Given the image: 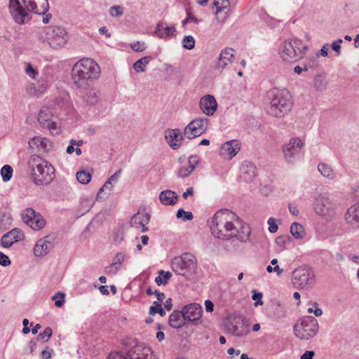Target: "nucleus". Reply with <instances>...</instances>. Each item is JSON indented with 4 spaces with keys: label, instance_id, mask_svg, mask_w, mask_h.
<instances>
[{
    "label": "nucleus",
    "instance_id": "f257e3e1",
    "mask_svg": "<svg viewBox=\"0 0 359 359\" xmlns=\"http://www.w3.org/2000/svg\"><path fill=\"white\" fill-rule=\"evenodd\" d=\"M30 179L37 186L49 184L55 177V168L48 161L32 155L28 161Z\"/></svg>",
    "mask_w": 359,
    "mask_h": 359
},
{
    "label": "nucleus",
    "instance_id": "f03ea898",
    "mask_svg": "<svg viewBox=\"0 0 359 359\" xmlns=\"http://www.w3.org/2000/svg\"><path fill=\"white\" fill-rule=\"evenodd\" d=\"M100 74V68L91 58H83L77 62L72 68V79L79 88H83L88 81L96 79Z\"/></svg>",
    "mask_w": 359,
    "mask_h": 359
},
{
    "label": "nucleus",
    "instance_id": "7ed1b4c3",
    "mask_svg": "<svg viewBox=\"0 0 359 359\" xmlns=\"http://www.w3.org/2000/svg\"><path fill=\"white\" fill-rule=\"evenodd\" d=\"M269 114L274 117H283L292 109L293 102L290 92L286 89L273 88L269 92Z\"/></svg>",
    "mask_w": 359,
    "mask_h": 359
},
{
    "label": "nucleus",
    "instance_id": "20e7f679",
    "mask_svg": "<svg viewBox=\"0 0 359 359\" xmlns=\"http://www.w3.org/2000/svg\"><path fill=\"white\" fill-rule=\"evenodd\" d=\"M172 269L177 274L191 279L196 273L197 260L191 253H183L172 261Z\"/></svg>",
    "mask_w": 359,
    "mask_h": 359
},
{
    "label": "nucleus",
    "instance_id": "39448f33",
    "mask_svg": "<svg viewBox=\"0 0 359 359\" xmlns=\"http://www.w3.org/2000/svg\"><path fill=\"white\" fill-rule=\"evenodd\" d=\"M229 219L236 220L237 224H241L240 218L233 212L222 209L217 211L212 219V224L210 225L212 234L218 238H226L224 231Z\"/></svg>",
    "mask_w": 359,
    "mask_h": 359
},
{
    "label": "nucleus",
    "instance_id": "423d86ee",
    "mask_svg": "<svg viewBox=\"0 0 359 359\" xmlns=\"http://www.w3.org/2000/svg\"><path fill=\"white\" fill-rule=\"evenodd\" d=\"M318 323L313 316H304L293 326L295 336L302 340L313 338L318 332Z\"/></svg>",
    "mask_w": 359,
    "mask_h": 359
},
{
    "label": "nucleus",
    "instance_id": "0eeeda50",
    "mask_svg": "<svg viewBox=\"0 0 359 359\" xmlns=\"http://www.w3.org/2000/svg\"><path fill=\"white\" fill-rule=\"evenodd\" d=\"M313 208L317 215L327 220H332L336 216L337 204L325 194H320L315 198Z\"/></svg>",
    "mask_w": 359,
    "mask_h": 359
},
{
    "label": "nucleus",
    "instance_id": "6e6552de",
    "mask_svg": "<svg viewBox=\"0 0 359 359\" xmlns=\"http://www.w3.org/2000/svg\"><path fill=\"white\" fill-rule=\"evenodd\" d=\"M292 282L294 287L297 289H309L315 283V276L310 269L299 267L292 272Z\"/></svg>",
    "mask_w": 359,
    "mask_h": 359
},
{
    "label": "nucleus",
    "instance_id": "1a4fd4ad",
    "mask_svg": "<svg viewBox=\"0 0 359 359\" xmlns=\"http://www.w3.org/2000/svg\"><path fill=\"white\" fill-rule=\"evenodd\" d=\"M45 33L49 45L53 48L61 47L67 41V32L62 27L49 26Z\"/></svg>",
    "mask_w": 359,
    "mask_h": 359
},
{
    "label": "nucleus",
    "instance_id": "9d476101",
    "mask_svg": "<svg viewBox=\"0 0 359 359\" xmlns=\"http://www.w3.org/2000/svg\"><path fill=\"white\" fill-rule=\"evenodd\" d=\"M209 120L207 118H196L192 120L184 129V136L192 140L203 135L207 130Z\"/></svg>",
    "mask_w": 359,
    "mask_h": 359
},
{
    "label": "nucleus",
    "instance_id": "9b49d317",
    "mask_svg": "<svg viewBox=\"0 0 359 359\" xmlns=\"http://www.w3.org/2000/svg\"><path fill=\"white\" fill-rule=\"evenodd\" d=\"M236 220L229 219L227 224L224 228V233L226 238H222V240H229L231 238L235 237L241 242H246L250 236V227L247 224L242 225L241 232H239L238 227L234 224Z\"/></svg>",
    "mask_w": 359,
    "mask_h": 359
},
{
    "label": "nucleus",
    "instance_id": "f8f14e48",
    "mask_svg": "<svg viewBox=\"0 0 359 359\" xmlns=\"http://www.w3.org/2000/svg\"><path fill=\"white\" fill-rule=\"evenodd\" d=\"M8 7L11 15L17 24L24 25L31 20L30 13L20 3L19 0H10Z\"/></svg>",
    "mask_w": 359,
    "mask_h": 359
},
{
    "label": "nucleus",
    "instance_id": "ddd939ff",
    "mask_svg": "<svg viewBox=\"0 0 359 359\" xmlns=\"http://www.w3.org/2000/svg\"><path fill=\"white\" fill-rule=\"evenodd\" d=\"M22 219L34 231L40 230L46 225L45 219L32 208L25 210L22 213Z\"/></svg>",
    "mask_w": 359,
    "mask_h": 359
},
{
    "label": "nucleus",
    "instance_id": "4468645a",
    "mask_svg": "<svg viewBox=\"0 0 359 359\" xmlns=\"http://www.w3.org/2000/svg\"><path fill=\"white\" fill-rule=\"evenodd\" d=\"M303 142L299 137L291 138L290 142L283 147L285 158L287 163H292L303 147Z\"/></svg>",
    "mask_w": 359,
    "mask_h": 359
},
{
    "label": "nucleus",
    "instance_id": "2eb2a0df",
    "mask_svg": "<svg viewBox=\"0 0 359 359\" xmlns=\"http://www.w3.org/2000/svg\"><path fill=\"white\" fill-rule=\"evenodd\" d=\"M23 6L29 13L45 14L49 8L48 0H22Z\"/></svg>",
    "mask_w": 359,
    "mask_h": 359
},
{
    "label": "nucleus",
    "instance_id": "dca6fc26",
    "mask_svg": "<svg viewBox=\"0 0 359 359\" xmlns=\"http://www.w3.org/2000/svg\"><path fill=\"white\" fill-rule=\"evenodd\" d=\"M55 236H46L40 238L34 248V254L36 257H42L48 254L49 250L53 248V241Z\"/></svg>",
    "mask_w": 359,
    "mask_h": 359
},
{
    "label": "nucleus",
    "instance_id": "f3484780",
    "mask_svg": "<svg viewBox=\"0 0 359 359\" xmlns=\"http://www.w3.org/2000/svg\"><path fill=\"white\" fill-rule=\"evenodd\" d=\"M202 306L197 303L188 304L182 309V316L189 322L198 320L202 316Z\"/></svg>",
    "mask_w": 359,
    "mask_h": 359
},
{
    "label": "nucleus",
    "instance_id": "a211bd4d",
    "mask_svg": "<svg viewBox=\"0 0 359 359\" xmlns=\"http://www.w3.org/2000/svg\"><path fill=\"white\" fill-rule=\"evenodd\" d=\"M126 359H149L151 348L142 344H135L126 353Z\"/></svg>",
    "mask_w": 359,
    "mask_h": 359
},
{
    "label": "nucleus",
    "instance_id": "6ab92c4d",
    "mask_svg": "<svg viewBox=\"0 0 359 359\" xmlns=\"http://www.w3.org/2000/svg\"><path fill=\"white\" fill-rule=\"evenodd\" d=\"M168 144L173 149H177L184 141V134L180 129H168L165 133Z\"/></svg>",
    "mask_w": 359,
    "mask_h": 359
},
{
    "label": "nucleus",
    "instance_id": "aec40b11",
    "mask_svg": "<svg viewBox=\"0 0 359 359\" xmlns=\"http://www.w3.org/2000/svg\"><path fill=\"white\" fill-rule=\"evenodd\" d=\"M201 110L207 116H212L217 109V103L213 95H207L201 98L199 102Z\"/></svg>",
    "mask_w": 359,
    "mask_h": 359
},
{
    "label": "nucleus",
    "instance_id": "412c9836",
    "mask_svg": "<svg viewBox=\"0 0 359 359\" xmlns=\"http://www.w3.org/2000/svg\"><path fill=\"white\" fill-rule=\"evenodd\" d=\"M241 149V144L237 140L226 142L220 148V155L231 159Z\"/></svg>",
    "mask_w": 359,
    "mask_h": 359
},
{
    "label": "nucleus",
    "instance_id": "4be33fe9",
    "mask_svg": "<svg viewBox=\"0 0 359 359\" xmlns=\"http://www.w3.org/2000/svg\"><path fill=\"white\" fill-rule=\"evenodd\" d=\"M23 233L19 229H13L5 233L1 239V244L4 248L11 247L14 243L24 238Z\"/></svg>",
    "mask_w": 359,
    "mask_h": 359
},
{
    "label": "nucleus",
    "instance_id": "5701e85b",
    "mask_svg": "<svg viewBox=\"0 0 359 359\" xmlns=\"http://www.w3.org/2000/svg\"><path fill=\"white\" fill-rule=\"evenodd\" d=\"M346 222L353 227H359V203H357L348 208L345 215Z\"/></svg>",
    "mask_w": 359,
    "mask_h": 359
},
{
    "label": "nucleus",
    "instance_id": "b1692460",
    "mask_svg": "<svg viewBox=\"0 0 359 359\" xmlns=\"http://www.w3.org/2000/svg\"><path fill=\"white\" fill-rule=\"evenodd\" d=\"M52 115L50 114L48 108H43L40 110L38 114V121L41 126L43 128H48L50 130H55L57 128L56 123L51 120Z\"/></svg>",
    "mask_w": 359,
    "mask_h": 359
},
{
    "label": "nucleus",
    "instance_id": "393cba45",
    "mask_svg": "<svg viewBox=\"0 0 359 359\" xmlns=\"http://www.w3.org/2000/svg\"><path fill=\"white\" fill-rule=\"evenodd\" d=\"M281 57L285 61H297L301 56L297 53V49L289 41H285L280 52Z\"/></svg>",
    "mask_w": 359,
    "mask_h": 359
},
{
    "label": "nucleus",
    "instance_id": "a878e982",
    "mask_svg": "<svg viewBox=\"0 0 359 359\" xmlns=\"http://www.w3.org/2000/svg\"><path fill=\"white\" fill-rule=\"evenodd\" d=\"M100 99V92L96 88H90L82 96V100L85 106H94Z\"/></svg>",
    "mask_w": 359,
    "mask_h": 359
},
{
    "label": "nucleus",
    "instance_id": "bb28decb",
    "mask_svg": "<svg viewBox=\"0 0 359 359\" xmlns=\"http://www.w3.org/2000/svg\"><path fill=\"white\" fill-rule=\"evenodd\" d=\"M241 176L246 182L252 181L256 175V166L250 161H245L241 167Z\"/></svg>",
    "mask_w": 359,
    "mask_h": 359
},
{
    "label": "nucleus",
    "instance_id": "cd10ccee",
    "mask_svg": "<svg viewBox=\"0 0 359 359\" xmlns=\"http://www.w3.org/2000/svg\"><path fill=\"white\" fill-rule=\"evenodd\" d=\"M248 325L243 320H238L229 328L230 332L238 337H242L249 333Z\"/></svg>",
    "mask_w": 359,
    "mask_h": 359
},
{
    "label": "nucleus",
    "instance_id": "c85d7f7f",
    "mask_svg": "<svg viewBox=\"0 0 359 359\" xmlns=\"http://www.w3.org/2000/svg\"><path fill=\"white\" fill-rule=\"evenodd\" d=\"M232 52L233 49L229 48H226L222 50L219 54L215 68L223 69L227 65L228 62H231V59L234 57Z\"/></svg>",
    "mask_w": 359,
    "mask_h": 359
},
{
    "label": "nucleus",
    "instance_id": "c756f323",
    "mask_svg": "<svg viewBox=\"0 0 359 359\" xmlns=\"http://www.w3.org/2000/svg\"><path fill=\"white\" fill-rule=\"evenodd\" d=\"M184 320L186 319L182 316V310L174 311L170 315L168 324L172 328L180 329L184 325Z\"/></svg>",
    "mask_w": 359,
    "mask_h": 359
},
{
    "label": "nucleus",
    "instance_id": "7c9ffc66",
    "mask_svg": "<svg viewBox=\"0 0 359 359\" xmlns=\"http://www.w3.org/2000/svg\"><path fill=\"white\" fill-rule=\"evenodd\" d=\"M176 29L174 26L165 25L163 22L157 24L155 34L160 38L175 36Z\"/></svg>",
    "mask_w": 359,
    "mask_h": 359
},
{
    "label": "nucleus",
    "instance_id": "2f4dec72",
    "mask_svg": "<svg viewBox=\"0 0 359 359\" xmlns=\"http://www.w3.org/2000/svg\"><path fill=\"white\" fill-rule=\"evenodd\" d=\"M177 194L171 190H165L160 193L159 200L165 205H172L176 203Z\"/></svg>",
    "mask_w": 359,
    "mask_h": 359
},
{
    "label": "nucleus",
    "instance_id": "473e14b6",
    "mask_svg": "<svg viewBox=\"0 0 359 359\" xmlns=\"http://www.w3.org/2000/svg\"><path fill=\"white\" fill-rule=\"evenodd\" d=\"M150 220V215L149 213H140L138 212L135 214L130 219V225L133 227L138 229L142 224H147Z\"/></svg>",
    "mask_w": 359,
    "mask_h": 359
},
{
    "label": "nucleus",
    "instance_id": "72a5a7b5",
    "mask_svg": "<svg viewBox=\"0 0 359 359\" xmlns=\"http://www.w3.org/2000/svg\"><path fill=\"white\" fill-rule=\"evenodd\" d=\"M114 186V184L110 182V181L107 180V182H105L104 185L100 189L99 191L97 192L96 199L97 201H100L108 198L109 195V191L112 189Z\"/></svg>",
    "mask_w": 359,
    "mask_h": 359
},
{
    "label": "nucleus",
    "instance_id": "f704fd0d",
    "mask_svg": "<svg viewBox=\"0 0 359 359\" xmlns=\"http://www.w3.org/2000/svg\"><path fill=\"white\" fill-rule=\"evenodd\" d=\"M318 170L325 177H327L330 180H333L335 178V173L334 172L332 168L326 163H319L318 165Z\"/></svg>",
    "mask_w": 359,
    "mask_h": 359
},
{
    "label": "nucleus",
    "instance_id": "c9c22d12",
    "mask_svg": "<svg viewBox=\"0 0 359 359\" xmlns=\"http://www.w3.org/2000/svg\"><path fill=\"white\" fill-rule=\"evenodd\" d=\"M290 233L296 239H302L305 235L304 226L297 222H293L291 224Z\"/></svg>",
    "mask_w": 359,
    "mask_h": 359
},
{
    "label": "nucleus",
    "instance_id": "e433bc0d",
    "mask_svg": "<svg viewBox=\"0 0 359 359\" xmlns=\"http://www.w3.org/2000/svg\"><path fill=\"white\" fill-rule=\"evenodd\" d=\"M48 140L41 137H34L29 141V145L31 148H39L45 149L47 147Z\"/></svg>",
    "mask_w": 359,
    "mask_h": 359
},
{
    "label": "nucleus",
    "instance_id": "4c0bfd02",
    "mask_svg": "<svg viewBox=\"0 0 359 359\" xmlns=\"http://www.w3.org/2000/svg\"><path fill=\"white\" fill-rule=\"evenodd\" d=\"M159 276L155 278V283L158 285H166L168 284V280L172 276V274L170 271H164L163 270H160Z\"/></svg>",
    "mask_w": 359,
    "mask_h": 359
},
{
    "label": "nucleus",
    "instance_id": "58836bf2",
    "mask_svg": "<svg viewBox=\"0 0 359 359\" xmlns=\"http://www.w3.org/2000/svg\"><path fill=\"white\" fill-rule=\"evenodd\" d=\"M214 5L216 7L217 13L225 11V13H227L229 10L230 3L229 0H215Z\"/></svg>",
    "mask_w": 359,
    "mask_h": 359
},
{
    "label": "nucleus",
    "instance_id": "ea45409f",
    "mask_svg": "<svg viewBox=\"0 0 359 359\" xmlns=\"http://www.w3.org/2000/svg\"><path fill=\"white\" fill-rule=\"evenodd\" d=\"M149 62V57H143L133 64V68L137 72H144V67Z\"/></svg>",
    "mask_w": 359,
    "mask_h": 359
},
{
    "label": "nucleus",
    "instance_id": "a19ab883",
    "mask_svg": "<svg viewBox=\"0 0 359 359\" xmlns=\"http://www.w3.org/2000/svg\"><path fill=\"white\" fill-rule=\"evenodd\" d=\"M91 174L89 172H86L84 170L79 171L76 173V179L77 180L83 184H86L89 183L91 180Z\"/></svg>",
    "mask_w": 359,
    "mask_h": 359
},
{
    "label": "nucleus",
    "instance_id": "79ce46f5",
    "mask_svg": "<svg viewBox=\"0 0 359 359\" xmlns=\"http://www.w3.org/2000/svg\"><path fill=\"white\" fill-rule=\"evenodd\" d=\"M154 306H151L149 307V314L154 315L155 313H158L161 316H165V311L161 306V303L159 302H154Z\"/></svg>",
    "mask_w": 359,
    "mask_h": 359
},
{
    "label": "nucleus",
    "instance_id": "37998d69",
    "mask_svg": "<svg viewBox=\"0 0 359 359\" xmlns=\"http://www.w3.org/2000/svg\"><path fill=\"white\" fill-rule=\"evenodd\" d=\"M1 175L4 182L9 181L13 175L12 167L9 165H4L1 169Z\"/></svg>",
    "mask_w": 359,
    "mask_h": 359
},
{
    "label": "nucleus",
    "instance_id": "c03bdc74",
    "mask_svg": "<svg viewBox=\"0 0 359 359\" xmlns=\"http://www.w3.org/2000/svg\"><path fill=\"white\" fill-rule=\"evenodd\" d=\"M290 237L287 235L279 236L276 238V243L282 248H286L290 243Z\"/></svg>",
    "mask_w": 359,
    "mask_h": 359
},
{
    "label": "nucleus",
    "instance_id": "a18cd8bd",
    "mask_svg": "<svg viewBox=\"0 0 359 359\" xmlns=\"http://www.w3.org/2000/svg\"><path fill=\"white\" fill-rule=\"evenodd\" d=\"M178 219H182L183 221L191 220L194 217L193 214L190 211H185L182 208H180L176 214Z\"/></svg>",
    "mask_w": 359,
    "mask_h": 359
},
{
    "label": "nucleus",
    "instance_id": "49530a36",
    "mask_svg": "<svg viewBox=\"0 0 359 359\" xmlns=\"http://www.w3.org/2000/svg\"><path fill=\"white\" fill-rule=\"evenodd\" d=\"M65 293L62 292H58L55 294H54L51 299H52V300L55 301V306L60 308L65 303Z\"/></svg>",
    "mask_w": 359,
    "mask_h": 359
},
{
    "label": "nucleus",
    "instance_id": "de8ad7c7",
    "mask_svg": "<svg viewBox=\"0 0 359 359\" xmlns=\"http://www.w3.org/2000/svg\"><path fill=\"white\" fill-rule=\"evenodd\" d=\"M290 42L292 43V46L294 48V49H297V53H299V55L301 56V54H302L303 50H306L307 47L302 44V41L299 39H294Z\"/></svg>",
    "mask_w": 359,
    "mask_h": 359
},
{
    "label": "nucleus",
    "instance_id": "09e8293b",
    "mask_svg": "<svg viewBox=\"0 0 359 359\" xmlns=\"http://www.w3.org/2000/svg\"><path fill=\"white\" fill-rule=\"evenodd\" d=\"M183 48L187 50H191L195 46V39L192 36H186L182 40Z\"/></svg>",
    "mask_w": 359,
    "mask_h": 359
},
{
    "label": "nucleus",
    "instance_id": "8fccbe9b",
    "mask_svg": "<svg viewBox=\"0 0 359 359\" xmlns=\"http://www.w3.org/2000/svg\"><path fill=\"white\" fill-rule=\"evenodd\" d=\"M53 331L52 329L49 327H47L42 332L39 333L37 336V340H41L44 341H48V339L52 336Z\"/></svg>",
    "mask_w": 359,
    "mask_h": 359
},
{
    "label": "nucleus",
    "instance_id": "3c124183",
    "mask_svg": "<svg viewBox=\"0 0 359 359\" xmlns=\"http://www.w3.org/2000/svg\"><path fill=\"white\" fill-rule=\"evenodd\" d=\"M123 13V8L121 6H114L110 8V15L113 17H119Z\"/></svg>",
    "mask_w": 359,
    "mask_h": 359
},
{
    "label": "nucleus",
    "instance_id": "603ef678",
    "mask_svg": "<svg viewBox=\"0 0 359 359\" xmlns=\"http://www.w3.org/2000/svg\"><path fill=\"white\" fill-rule=\"evenodd\" d=\"M253 294L252 296V299L255 301V306H257L259 305H262L263 302L262 301V298L263 297L262 292H257L256 290H252Z\"/></svg>",
    "mask_w": 359,
    "mask_h": 359
},
{
    "label": "nucleus",
    "instance_id": "864d4df0",
    "mask_svg": "<svg viewBox=\"0 0 359 359\" xmlns=\"http://www.w3.org/2000/svg\"><path fill=\"white\" fill-rule=\"evenodd\" d=\"M130 48L135 52H142L146 49V46L144 43H141L139 41H136L130 44Z\"/></svg>",
    "mask_w": 359,
    "mask_h": 359
},
{
    "label": "nucleus",
    "instance_id": "5fc2aeb1",
    "mask_svg": "<svg viewBox=\"0 0 359 359\" xmlns=\"http://www.w3.org/2000/svg\"><path fill=\"white\" fill-rule=\"evenodd\" d=\"M269 231L271 233H276L278 231V226L276 224V221L274 218L270 217L268 219Z\"/></svg>",
    "mask_w": 359,
    "mask_h": 359
},
{
    "label": "nucleus",
    "instance_id": "6e6d98bb",
    "mask_svg": "<svg viewBox=\"0 0 359 359\" xmlns=\"http://www.w3.org/2000/svg\"><path fill=\"white\" fill-rule=\"evenodd\" d=\"M342 43L343 40L341 39H339L332 43V49L336 52L337 55L341 54V43Z\"/></svg>",
    "mask_w": 359,
    "mask_h": 359
},
{
    "label": "nucleus",
    "instance_id": "4d7b16f0",
    "mask_svg": "<svg viewBox=\"0 0 359 359\" xmlns=\"http://www.w3.org/2000/svg\"><path fill=\"white\" fill-rule=\"evenodd\" d=\"M125 255L122 252H118L116 254L115 257L113 259V262L111 264V266H115L117 264H121V263L124 260Z\"/></svg>",
    "mask_w": 359,
    "mask_h": 359
},
{
    "label": "nucleus",
    "instance_id": "13d9d810",
    "mask_svg": "<svg viewBox=\"0 0 359 359\" xmlns=\"http://www.w3.org/2000/svg\"><path fill=\"white\" fill-rule=\"evenodd\" d=\"M193 170L188 166V167H182L178 170V177H187Z\"/></svg>",
    "mask_w": 359,
    "mask_h": 359
},
{
    "label": "nucleus",
    "instance_id": "bf43d9fd",
    "mask_svg": "<svg viewBox=\"0 0 359 359\" xmlns=\"http://www.w3.org/2000/svg\"><path fill=\"white\" fill-rule=\"evenodd\" d=\"M25 72L32 78H35V76L38 74V71L34 69L31 64H27Z\"/></svg>",
    "mask_w": 359,
    "mask_h": 359
},
{
    "label": "nucleus",
    "instance_id": "052dcab7",
    "mask_svg": "<svg viewBox=\"0 0 359 359\" xmlns=\"http://www.w3.org/2000/svg\"><path fill=\"white\" fill-rule=\"evenodd\" d=\"M199 159L197 156H191L189 158V167L194 170L196 165L198 163Z\"/></svg>",
    "mask_w": 359,
    "mask_h": 359
},
{
    "label": "nucleus",
    "instance_id": "680f3d73",
    "mask_svg": "<svg viewBox=\"0 0 359 359\" xmlns=\"http://www.w3.org/2000/svg\"><path fill=\"white\" fill-rule=\"evenodd\" d=\"M11 264V260L9 257L4 254L2 252H0V265L3 266H7Z\"/></svg>",
    "mask_w": 359,
    "mask_h": 359
},
{
    "label": "nucleus",
    "instance_id": "e2e57ef3",
    "mask_svg": "<svg viewBox=\"0 0 359 359\" xmlns=\"http://www.w3.org/2000/svg\"><path fill=\"white\" fill-rule=\"evenodd\" d=\"M123 240V230H121V229H118V230H117V231L114 233V241L116 243H121Z\"/></svg>",
    "mask_w": 359,
    "mask_h": 359
},
{
    "label": "nucleus",
    "instance_id": "0e129e2a",
    "mask_svg": "<svg viewBox=\"0 0 359 359\" xmlns=\"http://www.w3.org/2000/svg\"><path fill=\"white\" fill-rule=\"evenodd\" d=\"M108 359H126V353L112 352L109 355Z\"/></svg>",
    "mask_w": 359,
    "mask_h": 359
},
{
    "label": "nucleus",
    "instance_id": "69168bd1",
    "mask_svg": "<svg viewBox=\"0 0 359 359\" xmlns=\"http://www.w3.org/2000/svg\"><path fill=\"white\" fill-rule=\"evenodd\" d=\"M52 352H53V351L50 350L49 348L47 346L41 352L42 358L43 359H50Z\"/></svg>",
    "mask_w": 359,
    "mask_h": 359
},
{
    "label": "nucleus",
    "instance_id": "338daca9",
    "mask_svg": "<svg viewBox=\"0 0 359 359\" xmlns=\"http://www.w3.org/2000/svg\"><path fill=\"white\" fill-rule=\"evenodd\" d=\"M121 173V170L119 169L114 175H112L108 180L114 184L115 183L117 182Z\"/></svg>",
    "mask_w": 359,
    "mask_h": 359
},
{
    "label": "nucleus",
    "instance_id": "774afa93",
    "mask_svg": "<svg viewBox=\"0 0 359 359\" xmlns=\"http://www.w3.org/2000/svg\"><path fill=\"white\" fill-rule=\"evenodd\" d=\"M315 352L313 351H306L301 355V359H313Z\"/></svg>",
    "mask_w": 359,
    "mask_h": 359
}]
</instances>
